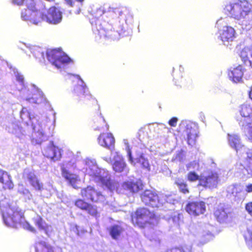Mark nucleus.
Instances as JSON below:
<instances>
[{"label": "nucleus", "instance_id": "nucleus-27", "mask_svg": "<svg viewBox=\"0 0 252 252\" xmlns=\"http://www.w3.org/2000/svg\"><path fill=\"white\" fill-rule=\"evenodd\" d=\"M25 100L30 103L33 104H39L46 101L44 94L41 92H38L33 94L32 97L26 98Z\"/></svg>", "mask_w": 252, "mask_h": 252}, {"label": "nucleus", "instance_id": "nucleus-9", "mask_svg": "<svg viewBox=\"0 0 252 252\" xmlns=\"http://www.w3.org/2000/svg\"><path fill=\"white\" fill-rule=\"evenodd\" d=\"M226 192L227 196L237 203L243 201L247 195L242 187L238 184L229 186L227 188Z\"/></svg>", "mask_w": 252, "mask_h": 252}, {"label": "nucleus", "instance_id": "nucleus-31", "mask_svg": "<svg viewBox=\"0 0 252 252\" xmlns=\"http://www.w3.org/2000/svg\"><path fill=\"white\" fill-rule=\"evenodd\" d=\"M175 184L177 186L179 190L184 193H188L189 190L188 188L187 184L185 182L183 179L177 178L175 180Z\"/></svg>", "mask_w": 252, "mask_h": 252}, {"label": "nucleus", "instance_id": "nucleus-45", "mask_svg": "<svg viewBox=\"0 0 252 252\" xmlns=\"http://www.w3.org/2000/svg\"><path fill=\"white\" fill-rule=\"evenodd\" d=\"M127 156L128 157L129 160L131 162V163H132L134 162V160H133V159L132 157L131 152L128 147H127Z\"/></svg>", "mask_w": 252, "mask_h": 252}, {"label": "nucleus", "instance_id": "nucleus-21", "mask_svg": "<svg viewBox=\"0 0 252 252\" xmlns=\"http://www.w3.org/2000/svg\"><path fill=\"white\" fill-rule=\"evenodd\" d=\"M0 183L2 184L4 189L10 190L14 187L11 176L4 171H0Z\"/></svg>", "mask_w": 252, "mask_h": 252}, {"label": "nucleus", "instance_id": "nucleus-5", "mask_svg": "<svg viewBox=\"0 0 252 252\" xmlns=\"http://www.w3.org/2000/svg\"><path fill=\"white\" fill-rule=\"evenodd\" d=\"M169 197L164 194L158 195L155 191L146 190L141 194L142 201L153 208H160L168 203Z\"/></svg>", "mask_w": 252, "mask_h": 252}, {"label": "nucleus", "instance_id": "nucleus-35", "mask_svg": "<svg viewBox=\"0 0 252 252\" xmlns=\"http://www.w3.org/2000/svg\"><path fill=\"white\" fill-rule=\"evenodd\" d=\"M245 238L248 246L252 249V222L247 227V231L245 234Z\"/></svg>", "mask_w": 252, "mask_h": 252}, {"label": "nucleus", "instance_id": "nucleus-33", "mask_svg": "<svg viewBox=\"0 0 252 252\" xmlns=\"http://www.w3.org/2000/svg\"><path fill=\"white\" fill-rule=\"evenodd\" d=\"M134 159L136 162L140 163L143 167L145 168H149V164L148 160L144 158L143 154L140 152H137L136 157Z\"/></svg>", "mask_w": 252, "mask_h": 252}, {"label": "nucleus", "instance_id": "nucleus-25", "mask_svg": "<svg viewBox=\"0 0 252 252\" xmlns=\"http://www.w3.org/2000/svg\"><path fill=\"white\" fill-rule=\"evenodd\" d=\"M243 75V72L241 65H239L236 68H231L228 73L229 77L234 82H240Z\"/></svg>", "mask_w": 252, "mask_h": 252}, {"label": "nucleus", "instance_id": "nucleus-2", "mask_svg": "<svg viewBox=\"0 0 252 252\" xmlns=\"http://www.w3.org/2000/svg\"><path fill=\"white\" fill-rule=\"evenodd\" d=\"M31 6H28L22 11L21 18L26 21L37 25L42 21L46 20L49 23L56 24L62 20L61 12L55 7H52L48 10L47 15H43L35 9V3L32 0H29Z\"/></svg>", "mask_w": 252, "mask_h": 252}, {"label": "nucleus", "instance_id": "nucleus-23", "mask_svg": "<svg viewBox=\"0 0 252 252\" xmlns=\"http://www.w3.org/2000/svg\"><path fill=\"white\" fill-rule=\"evenodd\" d=\"M218 221L220 223L226 222L228 220V218L231 217L228 209L224 208L222 207H219L214 213Z\"/></svg>", "mask_w": 252, "mask_h": 252}, {"label": "nucleus", "instance_id": "nucleus-18", "mask_svg": "<svg viewBox=\"0 0 252 252\" xmlns=\"http://www.w3.org/2000/svg\"><path fill=\"white\" fill-rule=\"evenodd\" d=\"M235 32L231 27L225 26L220 31V37L223 44L226 45V42L232 41L235 36Z\"/></svg>", "mask_w": 252, "mask_h": 252}, {"label": "nucleus", "instance_id": "nucleus-32", "mask_svg": "<svg viewBox=\"0 0 252 252\" xmlns=\"http://www.w3.org/2000/svg\"><path fill=\"white\" fill-rule=\"evenodd\" d=\"M124 229L119 225H114L111 226V238L118 240L121 238Z\"/></svg>", "mask_w": 252, "mask_h": 252}, {"label": "nucleus", "instance_id": "nucleus-42", "mask_svg": "<svg viewBox=\"0 0 252 252\" xmlns=\"http://www.w3.org/2000/svg\"><path fill=\"white\" fill-rule=\"evenodd\" d=\"M122 13V11L120 10L119 8H115L114 9L113 11H111V16H113L114 17V15H117V14H119V16H121Z\"/></svg>", "mask_w": 252, "mask_h": 252}, {"label": "nucleus", "instance_id": "nucleus-20", "mask_svg": "<svg viewBox=\"0 0 252 252\" xmlns=\"http://www.w3.org/2000/svg\"><path fill=\"white\" fill-rule=\"evenodd\" d=\"M126 167V164L123 157L117 153L114 157V163L112 164L113 170L116 173H122L124 172Z\"/></svg>", "mask_w": 252, "mask_h": 252}, {"label": "nucleus", "instance_id": "nucleus-36", "mask_svg": "<svg viewBox=\"0 0 252 252\" xmlns=\"http://www.w3.org/2000/svg\"><path fill=\"white\" fill-rule=\"evenodd\" d=\"M166 252H193L192 246L184 245L181 248L176 247L167 251Z\"/></svg>", "mask_w": 252, "mask_h": 252}, {"label": "nucleus", "instance_id": "nucleus-1", "mask_svg": "<svg viewBox=\"0 0 252 252\" xmlns=\"http://www.w3.org/2000/svg\"><path fill=\"white\" fill-rule=\"evenodd\" d=\"M80 195L82 198H79L75 200L74 206L78 209L86 212L89 216L96 218L98 215L96 206L87 202L85 199L93 203H98L105 200V196L94 187L90 185L82 188Z\"/></svg>", "mask_w": 252, "mask_h": 252}, {"label": "nucleus", "instance_id": "nucleus-49", "mask_svg": "<svg viewBox=\"0 0 252 252\" xmlns=\"http://www.w3.org/2000/svg\"><path fill=\"white\" fill-rule=\"evenodd\" d=\"M111 147L112 146V144L114 143L115 142V139H114V137H113V136L112 135V134H111Z\"/></svg>", "mask_w": 252, "mask_h": 252}, {"label": "nucleus", "instance_id": "nucleus-39", "mask_svg": "<svg viewBox=\"0 0 252 252\" xmlns=\"http://www.w3.org/2000/svg\"><path fill=\"white\" fill-rule=\"evenodd\" d=\"M244 130H247L249 139L252 142V122L251 124H248Z\"/></svg>", "mask_w": 252, "mask_h": 252}, {"label": "nucleus", "instance_id": "nucleus-46", "mask_svg": "<svg viewBox=\"0 0 252 252\" xmlns=\"http://www.w3.org/2000/svg\"><path fill=\"white\" fill-rule=\"evenodd\" d=\"M245 192H252V184H249L246 186L245 189Z\"/></svg>", "mask_w": 252, "mask_h": 252}, {"label": "nucleus", "instance_id": "nucleus-40", "mask_svg": "<svg viewBox=\"0 0 252 252\" xmlns=\"http://www.w3.org/2000/svg\"><path fill=\"white\" fill-rule=\"evenodd\" d=\"M133 15L132 14L127 11L126 16L125 22L126 24H131L133 22Z\"/></svg>", "mask_w": 252, "mask_h": 252}, {"label": "nucleus", "instance_id": "nucleus-4", "mask_svg": "<svg viewBox=\"0 0 252 252\" xmlns=\"http://www.w3.org/2000/svg\"><path fill=\"white\" fill-rule=\"evenodd\" d=\"M252 5L247 1L238 0L227 4L224 10L230 17L239 20L246 18L252 12Z\"/></svg>", "mask_w": 252, "mask_h": 252}, {"label": "nucleus", "instance_id": "nucleus-11", "mask_svg": "<svg viewBox=\"0 0 252 252\" xmlns=\"http://www.w3.org/2000/svg\"><path fill=\"white\" fill-rule=\"evenodd\" d=\"M241 118L239 120V124L242 128H246L248 124L252 122V106L244 104L241 105L240 110Z\"/></svg>", "mask_w": 252, "mask_h": 252}, {"label": "nucleus", "instance_id": "nucleus-50", "mask_svg": "<svg viewBox=\"0 0 252 252\" xmlns=\"http://www.w3.org/2000/svg\"><path fill=\"white\" fill-rule=\"evenodd\" d=\"M249 95H250V97L252 99V86L251 88V90L249 93Z\"/></svg>", "mask_w": 252, "mask_h": 252}, {"label": "nucleus", "instance_id": "nucleus-28", "mask_svg": "<svg viewBox=\"0 0 252 252\" xmlns=\"http://www.w3.org/2000/svg\"><path fill=\"white\" fill-rule=\"evenodd\" d=\"M27 177L31 186H32L35 189L41 190L43 189L42 184L39 182L34 173L32 172L29 173L27 174Z\"/></svg>", "mask_w": 252, "mask_h": 252}, {"label": "nucleus", "instance_id": "nucleus-43", "mask_svg": "<svg viewBox=\"0 0 252 252\" xmlns=\"http://www.w3.org/2000/svg\"><path fill=\"white\" fill-rule=\"evenodd\" d=\"M177 118H172L169 121V124L172 126H175L177 122Z\"/></svg>", "mask_w": 252, "mask_h": 252}, {"label": "nucleus", "instance_id": "nucleus-7", "mask_svg": "<svg viewBox=\"0 0 252 252\" xmlns=\"http://www.w3.org/2000/svg\"><path fill=\"white\" fill-rule=\"evenodd\" d=\"M75 96L78 101H82L90 107L98 108L97 100L90 93L88 88L85 85L78 86L75 90Z\"/></svg>", "mask_w": 252, "mask_h": 252}, {"label": "nucleus", "instance_id": "nucleus-30", "mask_svg": "<svg viewBox=\"0 0 252 252\" xmlns=\"http://www.w3.org/2000/svg\"><path fill=\"white\" fill-rule=\"evenodd\" d=\"M33 221L39 229L44 230L47 233L49 226L41 216H38L36 218L33 219Z\"/></svg>", "mask_w": 252, "mask_h": 252}, {"label": "nucleus", "instance_id": "nucleus-22", "mask_svg": "<svg viewBox=\"0 0 252 252\" xmlns=\"http://www.w3.org/2000/svg\"><path fill=\"white\" fill-rule=\"evenodd\" d=\"M240 57L245 64L252 67V44L243 49L240 53Z\"/></svg>", "mask_w": 252, "mask_h": 252}, {"label": "nucleus", "instance_id": "nucleus-12", "mask_svg": "<svg viewBox=\"0 0 252 252\" xmlns=\"http://www.w3.org/2000/svg\"><path fill=\"white\" fill-rule=\"evenodd\" d=\"M155 216V214L150 212L148 209L145 208H139L137 210L135 216H132V220L133 221L135 219L137 223L145 224L149 222V221Z\"/></svg>", "mask_w": 252, "mask_h": 252}, {"label": "nucleus", "instance_id": "nucleus-48", "mask_svg": "<svg viewBox=\"0 0 252 252\" xmlns=\"http://www.w3.org/2000/svg\"><path fill=\"white\" fill-rule=\"evenodd\" d=\"M67 3L69 4L71 6L73 5L74 0H65Z\"/></svg>", "mask_w": 252, "mask_h": 252}, {"label": "nucleus", "instance_id": "nucleus-38", "mask_svg": "<svg viewBox=\"0 0 252 252\" xmlns=\"http://www.w3.org/2000/svg\"><path fill=\"white\" fill-rule=\"evenodd\" d=\"M200 176H199L194 171H190L187 174L188 180L191 182L199 181L200 180Z\"/></svg>", "mask_w": 252, "mask_h": 252}, {"label": "nucleus", "instance_id": "nucleus-24", "mask_svg": "<svg viewBox=\"0 0 252 252\" xmlns=\"http://www.w3.org/2000/svg\"><path fill=\"white\" fill-rule=\"evenodd\" d=\"M34 252H55V248L45 241H39L34 246Z\"/></svg>", "mask_w": 252, "mask_h": 252}, {"label": "nucleus", "instance_id": "nucleus-37", "mask_svg": "<svg viewBox=\"0 0 252 252\" xmlns=\"http://www.w3.org/2000/svg\"><path fill=\"white\" fill-rule=\"evenodd\" d=\"M113 32L114 40L119 39L121 36H123L125 32L124 31L123 26L120 25L118 29H116V31L114 30Z\"/></svg>", "mask_w": 252, "mask_h": 252}, {"label": "nucleus", "instance_id": "nucleus-8", "mask_svg": "<svg viewBox=\"0 0 252 252\" xmlns=\"http://www.w3.org/2000/svg\"><path fill=\"white\" fill-rule=\"evenodd\" d=\"M220 181L219 176L216 172H205L201 174L197 187L212 189L217 188Z\"/></svg>", "mask_w": 252, "mask_h": 252}, {"label": "nucleus", "instance_id": "nucleus-51", "mask_svg": "<svg viewBox=\"0 0 252 252\" xmlns=\"http://www.w3.org/2000/svg\"><path fill=\"white\" fill-rule=\"evenodd\" d=\"M25 111H26V108H23L21 111V113H24Z\"/></svg>", "mask_w": 252, "mask_h": 252}, {"label": "nucleus", "instance_id": "nucleus-3", "mask_svg": "<svg viewBox=\"0 0 252 252\" xmlns=\"http://www.w3.org/2000/svg\"><path fill=\"white\" fill-rule=\"evenodd\" d=\"M0 210L4 222L7 226L16 228L25 221V211L15 203L7 202L1 204Z\"/></svg>", "mask_w": 252, "mask_h": 252}, {"label": "nucleus", "instance_id": "nucleus-15", "mask_svg": "<svg viewBox=\"0 0 252 252\" xmlns=\"http://www.w3.org/2000/svg\"><path fill=\"white\" fill-rule=\"evenodd\" d=\"M124 190L130 193L134 194L143 189L144 185L140 180H129L124 182L122 185Z\"/></svg>", "mask_w": 252, "mask_h": 252}, {"label": "nucleus", "instance_id": "nucleus-19", "mask_svg": "<svg viewBox=\"0 0 252 252\" xmlns=\"http://www.w3.org/2000/svg\"><path fill=\"white\" fill-rule=\"evenodd\" d=\"M227 138L229 146L235 149L237 152L239 151L245 149V147L242 144L240 136L237 134H227Z\"/></svg>", "mask_w": 252, "mask_h": 252}, {"label": "nucleus", "instance_id": "nucleus-44", "mask_svg": "<svg viewBox=\"0 0 252 252\" xmlns=\"http://www.w3.org/2000/svg\"><path fill=\"white\" fill-rule=\"evenodd\" d=\"M192 167L193 168H195L196 167L198 168V164L195 162V161H193L192 162H191L190 163H189L188 166V169L189 170H190L191 169V167Z\"/></svg>", "mask_w": 252, "mask_h": 252}, {"label": "nucleus", "instance_id": "nucleus-53", "mask_svg": "<svg viewBox=\"0 0 252 252\" xmlns=\"http://www.w3.org/2000/svg\"><path fill=\"white\" fill-rule=\"evenodd\" d=\"M139 140L140 141H142V140L140 138H139Z\"/></svg>", "mask_w": 252, "mask_h": 252}, {"label": "nucleus", "instance_id": "nucleus-26", "mask_svg": "<svg viewBox=\"0 0 252 252\" xmlns=\"http://www.w3.org/2000/svg\"><path fill=\"white\" fill-rule=\"evenodd\" d=\"M243 162V166L249 176H252V150H249Z\"/></svg>", "mask_w": 252, "mask_h": 252}, {"label": "nucleus", "instance_id": "nucleus-10", "mask_svg": "<svg viewBox=\"0 0 252 252\" xmlns=\"http://www.w3.org/2000/svg\"><path fill=\"white\" fill-rule=\"evenodd\" d=\"M63 150L59 147L55 145L53 141H51L44 150L43 155L53 161L60 160L63 154Z\"/></svg>", "mask_w": 252, "mask_h": 252}, {"label": "nucleus", "instance_id": "nucleus-14", "mask_svg": "<svg viewBox=\"0 0 252 252\" xmlns=\"http://www.w3.org/2000/svg\"><path fill=\"white\" fill-rule=\"evenodd\" d=\"M193 235L195 237L194 242L198 246H201L208 242L212 239L213 235L209 231L205 230L204 229L198 227L193 232Z\"/></svg>", "mask_w": 252, "mask_h": 252}, {"label": "nucleus", "instance_id": "nucleus-52", "mask_svg": "<svg viewBox=\"0 0 252 252\" xmlns=\"http://www.w3.org/2000/svg\"><path fill=\"white\" fill-rule=\"evenodd\" d=\"M124 141H125V144H126V140H124Z\"/></svg>", "mask_w": 252, "mask_h": 252}, {"label": "nucleus", "instance_id": "nucleus-34", "mask_svg": "<svg viewBox=\"0 0 252 252\" xmlns=\"http://www.w3.org/2000/svg\"><path fill=\"white\" fill-rule=\"evenodd\" d=\"M89 175L93 180L96 182H104L105 180L104 177H102L100 173V170L97 168H95L94 169H91V172L89 173Z\"/></svg>", "mask_w": 252, "mask_h": 252}, {"label": "nucleus", "instance_id": "nucleus-16", "mask_svg": "<svg viewBox=\"0 0 252 252\" xmlns=\"http://www.w3.org/2000/svg\"><path fill=\"white\" fill-rule=\"evenodd\" d=\"M182 125L186 126L185 131L187 136V141L189 145L192 146L195 143V139L197 136L196 127L194 125L187 122H183Z\"/></svg>", "mask_w": 252, "mask_h": 252}, {"label": "nucleus", "instance_id": "nucleus-17", "mask_svg": "<svg viewBox=\"0 0 252 252\" xmlns=\"http://www.w3.org/2000/svg\"><path fill=\"white\" fill-rule=\"evenodd\" d=\"M61 172L62 176L69 185L75 189L78 188L77 183L80 181V179L78 175L70 172L64 167H62Z\"/></svg>", "mask_w": 252, "mask_h": 252}, {"label": "nucleus", "instance_id": "nucleus-6", "mask_svg": "<svg viewBox=\"0 0 252 252\" xmlns=\"http://www.w3.org/2000/svg\"><path fill=\"white\" fill-rule=\"evenodd\" d=\"M46 54L48 60L58 68L72 61L61 49H48Z\"/></svg>", "mask_w": 252, "mask_h": 252}, {"label": "nucleus", "instance_id": "nucleus-13", "mask_svg": "<svg viewBox=\"0 0 252 252\" xmlns=\"http://www.w3.org/2000/svg\"><path fill=\"white\" fill-rule=\"evenodd\" d=\"M187 212L191 216H197L203 214L206 210L205 203L203 201H192L186 205Z\"/></svg>", "mask_w": 252, "mask_h": 252}, {"label": "nucleus", "instance_id": "nucleus-29", "mask_svg": "<svg viewBox=\"0 0 252 252\" xmlns=\"http://www.w3.org/2000/svg\"><path fill=\"white\" fill-rule=\"evenodd\" d=\"M99 144L102 147L109 149L110 145V134L102 133L98 138Z\"/></svg>", "mask_w": 252, "mask_h": 252}, {"label": "nucleus", "instance_id": "nucleus-41", "mask_svg": "<svg viewBox=\"0 0 252 252\" xmlns=\"http://www.w3.org/2000/svg\"><path fill=\"white\" fill-rule=\"evenodd\" d=\"M245 209L249 214L252 215V202H249L246 204Z\"/></svg>", "mask_w": 252, "mask_h": 252}, {"label": "nucleus", "instance_id": "nucleus-47", "mask_svg": "<svg viewBox=\"0 0 252 252\" xmlns=\"http://www.w3.org/2000/svg\"><path fill=\"white\" fill-rule=\"evenodd\" d=\"M27 224H28V225H27V229L29 230H30V231H32V232H35V229L29 223H27Z\"/></svg>", "mask_w": 252, "mask_h": 252}]
</instances>
